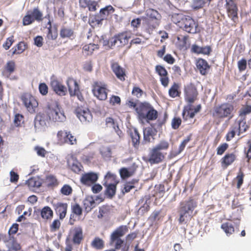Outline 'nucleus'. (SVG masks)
I'll return each instance as SVG.
<instances>
[{"label": "nucleus", "instance_id": "1", "mask_svg": "<svg viewBox=\"0 0 251 251\" xmlns=\"http://www.w3.org/2000/svg\"><path fill=\"white\" fill-rule=\"evenodd\" d=\"M139 120L142 123H149L151 121L156 120L158 117V112L149 103H140L136 108Z\"/></svg>", "mask_w": 251, "mask_h": 251}, {"label": "nucleus", "instance_id": "2", "mask_svg": "<svg viewBox=\"0 0 251 251\" xmlns=\"http://www.w3.org/2000/svg\"><path fill=\"white\" fill-rule=\"evenodd\" d=\"M127 231L128 227L126 226L123 225L117 228L110 235V245L114 246L116 250L121 249V251H128L129 245L126 243H124V241L121 238Z\"/></svg>", "mask_w": 251, "mask_h": 251}, {"label": "nucleus", "instance_id": "3", "mask_svg": "<svg viewBox=\"0 0 251 251\" xmlns=\"http://www.w3.org/2000/svg\"><path fill=\"white\" fill-rule=\"evenodd\" d=\"M197 206L196 202L192 199L182 201L180 204L178 210L179 218L178 219L180 224H186L191 220L193 211Z\"/></svg>", "mask_w": 251, "mask_h": 251}, {"label": "nucleus", "instance_id": "4", "mask_svg": "<svg viewBox=\"0 0 251 251\" xmlns=\"http://www.w3.org/2000/svg\"><path fill=\"white\" fill-rule=\"evenodd\" d=\"M174 20H176L178 25L186 32L194 34L197 32L198 25L189 16L178 14L173 16Z\"/></svg>", "mask_w": 251, "mask_h": 251}, {"label": "nucleus", "instance_id": "5", "mask_svg": "<svg viewBox=\"0 0 251 251\" xmlns=\"http://www.w3.org/2000/svg\"><path fill=\"white\" fill-rule=\"evenodd\" d=\"M47 113L50 119L53 122H63L66 120L63 111L55 101H51L48 104Z\"/></svg>", "mask_w": 251, "mask_h": 251}, {"label": "nucleus", "instance_id": "6", "mask_svg": "<svg viewBox=\"0 0 251 251\" xmlns=\"http://www.w3.org/2000/svg\"><path fill=\"white\" fill-rule=\"evenodd\" d=\"M22 100L29 112L30 113L35 112L38 103L34 97L29 94L26 93L22 96Z\"/></svg>", "mask_w": 251, "mask_h": 251}, {"label": "nucleus", "instance_id": "7", "mask_svg": "<svg viewBox=\"0 0 251 251\" xmlns=\"http://www.w3.org/2000/svg\"><path fill=\"white\" fill-rule=\"evenodd\" d=\"M92 87L93 93L99 100H104L107 99V89L104 84L96 81L93 83Z\"/></svg>", "mask_w": 251, "mask_h": 251}, {"label": "nucleus", "instance_id": "8", "mask_svg": "<svg viewBox=\"0 0 251 251\" xmlns=\"http://www.w3.org/2000/svg\"><path fill=\"white\" fill-rule=\"evenodd\" d=\"M226 1V8L228 17L234 22L238 20V7L235 0H225Z\"/></svg>", "mask_w": 251, "mask_h": 251}, {"label": "nucleus", "instance_id": "9", "mask_svg": "<svg viewBox=\"0 0 251 251\" xmlns=\"http://www.w3.org/2000/svg\"><path fill=\"white\" fill-rule=\"evenodd\" d=\"M47 120L43 115L38 114L34 118V126L35 132L45 131L48 127Z\"/></svg>", "mask_w": 251, "mask_h": 251}, {"label": "nucleus", "instance_id": "10", "mask_svg": "<svg viewBox=\"0 0 251 251\" xmlns=\"http://www.w3.org/2000/svg\"><path fill=\"white\" fill-rule=\"evenodd\" d=\"M75 114L83 124H87L92 120V115L87 108L78 107L75 109Z\"/></svg>", "mask_w": 251, "mask_h": 251}, {"label": "nucleus", "instance_id": "11", "mask_svg": "<svg viewBox=\"0 0 251 251\" xmlns=\"http://www.w3.org/2000/svg\"><path fill=\"white\" fill-rule=\"evenodd\" d=\"M116 176L108 172L105 176V182L104 185L106 187V193L110 197H113L116 192V184L108 183V181L114 180Z\"/></svg>", "mask_w": 251, "mask_h": 251}, {"label": "nucleus", "instance_id": "12", "mask_svg": "<svg viewBox=\"0 0 251 251\" xmlns=\"http://www.w3.org/2000/svg\"><path fill=\"white\" fill-rule=\"evenodd\" d=\"M50 86L53 91L59 96H65L67 93V88L55 78H51Z\"/></svg>", "mask_w": 251, "mask_h": 251}, {"label": "nucleus", "instance_id": "13", "mask_svg": "<svg viewBox=\"0 0 251 251\" xmlns=\"http://www.w3.org/2000/svg\"><path fill=\"white\" fill-rule=\"evenodd\" d=\"M164 156L162 152L153 148L150 153L148 161L151 164L158 163L162 161Z\"/></svg>", "mask_w": 251, "mask_h": 251}, {"label": "nucleus", "instance_id": "14", "mask_svg": "<svg viewBox=\"0 0 251 251\" xmlns=\"http://www.w3.org/2000/svg\"><path fill=\"white\" fill-rule=\"evenodd\" d=\"M151 127L145 128L143 130L144 141L145 142H150L151 139H154V136L156 135L157 130L154 124L151 125Z\"/></svg>", "mask_w": 251, "mask_h": 251}, {"label": "nucleus", "instance_id": "15", "mask_svg": "<svg viewBox=\"0 0 251 251\" xmlns=\"http://www.w3.org/2000/svg\"><path fill=\"white\" fill-rule=\"evenodd\" d=\"M67 84L68 90L71 96H78L79 89L78 85L75 80L72 78H69L67 80Z\"/></svg>", "mask_w": 251, "mask_h": 251}, {"label": "nucleus", "instance_id": "16", "mask_svg": "<svg viewBox=\"0 0 251 251\" xmlns=\"http://www.w3.org/2000/svg\"><path fill=\"white\" fill-rule=\"evenodd\" d=\"M110 64L111 69L116 76L121 80H124L126 74L123 69L118 63L114 61H111Z\"/></svg>", "mask_w": 251, "mask_h": 251}, {"label": "nucleus", "instance_id": "17", "mask_svg": "<svg viewBox=\"0 0 251 251\" xmlns=\"http://www.w3.org/2000/svg\"><path fill=\"white\" fill-rule=\"evenodd\" d=\"M53 208L57 214H59L60 219H63L66 215L68 205L67 203L57 202L53 204Z\"/></svg>", "mask_w": 251, "mask_h": 251}, {"label": "nucleus", "instance_id": "18", "mask_svg": "<svg viewBox=\"0 0 251 251\" xmlns=\"http://www.w3.org/2000/svg\"><path fill=\"white\" fill-rule=\"evenodd\" d=\"M98 176L97 175L94 173H89L83 175L80 179L82 183L90 185L95 183L98 179Z\"/></svg>", "mask_w": 251, "mask_h": 251}, {"label": "nucleus", "instance_id": "19", "mask_svg": "<svg viewBox=\"0 0 251 251\" xmlns=\"http://www.w3.org/2000/svg\"><path fill=\"white\" fill-rule=\"evenodd\" d=\"M233 110V106L229 104H223L221 105V118L226 117L228 119L233 116L232 114Z\"/></svg>", "mask_w": 251, "mask_h": 251}, {"label": "nucleus", "instance_id": "20", "mask_svg": "<svg viewBox=\"0 0 251 251\" xmlns=\"http://www.w3.org/2000/svg\"><path fill=\"white\" fill-rule=\"evenodd\" d=\"M83 239L82 229L80 226L75 227L73 242L74 244L79 245Z\"/></svg>", "mask_w": 251, "mask_h": 251}, {"label": "nucleus", "instance_id": "21", "mask_svg": "<svg viewBox=\"0 0 251 251\" xmlns=\"http://www.w3.org/2000/svg\"><path fill=\"white\" fill-rule=\"evenodd\" d=\"M105 124L107 127L112 128L120 137H122L123 133L120 130L117 123L115 122L113 118L111 117L106 118L105 119Z\"/></svg>", "mask_w": 251, "mask_h": 251}, {"label": "nucleus", "instance_id": "22", "mask_svg": "<svg viewBox=\"0 0 251 251\" xmlns=\"http://www.w3.org/2000/svg\"><path fill=\"white\" fill-rule=\"evenodd\" d=\"M57 137L58 138H60V137H63L65 139V142L66 143L70 144L71 145H73L76 143V139L73 136L70 132H65L62 131H59L57 133Z\"/></svg>", "mask_w": 251, "mask_h": 251}, {"label": "nucleus", "instance_id": "23", "mask_svg": "<svg viewBox=\"0 0 251 251\" xmlns=\"http://www.w3.org/2000/svg\"><path fill=\"white\" fill-rule=\"evenodd\" d=\"M119 45L120 47H123L127 44L129 40L131 38V33L126 32L120 33L117 35Z\"/></svg>", "mask_w": 251, "mask_h": 251}, {"label": "nucleus", "instance_id": "24", "mask_svg": "<svg viewBox=\"0 0 251 251\" xmlns=\"http://www.w3.org/2000/svg\"><path fill=\"white\" fill-rule=\"evenodd\" d=\"M83 206L87 212H90L96 206L95 200L92 196H87L83 201Z\"/></svg>", "mask_w": 251, "mask_h": 251}, {"label": "nucleus", "instance_id": "25", "mask_svg": "<svg viewBox=\"0 0 251 251\" xmlns=\"http://www.w3.org/2000/svg\"><path fill=\"white\" fill-rule=\"evenodd\" d=\"M197 67L200 73L202 75L206 74L209 68L207 62L202 59H199L197 61Z\"/></svg>", "mask_w": 251, "mask_h": 251}, {"label": "nucleus", "instance_id": "26", "mask_svg": "<svg viewBox=\"0 0 251 251\" xmlns=\"http://www.w3.org/2000/svg\"><path fill=\"white\" fill-rule=\"evenodd\" d=\"M236 156L233 153H227L223 158L222 161V166L224 168H226L227 166L231 165L235 160Z\"/></svg>", "mask_w": 251, "mask_h": 251}, {"label": "nucleus", "instance_id": "27", "mask_svg": "<svg viewBox=\"0 0 251 251\" xmlns=\"http://www.w3.org/2000/svg\"><path fill=\"white\" fill-rule=\"evenodd\" d=\"M114 12L113 7L111 6H106L104 8L101 9L100 10V18L96 19V21H98V23H99L101 21L103 20L106 16H108L109 14L112 13Z\"/></svg>", "mask_w": 251, "mask_h": 251}, {"label": "nucleus", "instance_id": "28", "mask_svg": "<svg viewBox=\"0 0 251 251\" xmlns=\"http://www.w3.org/2000/svg\"><path fill=\"white\" fill-rule=\"evenodd\" d=\"M192 50L198 54H208L211 51V48L209 46L200 47L197 45H193L192 47Z\"/></svg>", "mask_w": 251, "mask_h": 251}, {"label": "nucleus", "instance_id": "29", "mask_svg": "<svg viewBox=\"0 0 251 251\" xmlns=\"http://www.w3.org/2000/svg\"><path fill=\"white\" fill-rule=\"evenodd\" d=\"M185 92V99L190 104L189 105H191V104L194 102L197 96L196 90L192 88L186 89Z\"/></svg>", "mask_w": 251, "mask_h": 251}, {"label": "nucleus", "instance_id": "30", "mask_svg": "<svg viewBox=\"0 0 251 251\" xmlns=\"http://www.w3.org/2000/svg\"><path fill=\"white\" fill-rule=\"evenodd\" d=\"M132 140V145L135 148L137 149L140 144V136L139 133L136 128H134L133 131L130 133Z\"/></svg>", "mask_w": 251, "mask_h": 251}, {"label": "nucleus", "instance_id": "31", "mask_svg": "<svg viewBox=\"0 0 251 251\" xmlns=\"http://www.w3.org/2000/svg\"><path fill=\"white\" fill-rule=\"evenodd\" d=\"M60 35L62 38H74V32L70 28L62 27L60 30Z\"/></svg>", "mask_w": 251, "mask_h": 251}, {"label": "nucleus", "instance_id": "32", "mask_svg": "<svg viewBox=\"0 0 251 251\" xmlns=\"http://www.w3.org/2000/svg\"><path fill=\"white\" fill-rule=\"evenodd\" d=\"M235 126L237 127L238 135H240L241 133L247 131L250 127V126L247 124L245 118L239 121Z\"/></svg>", "mask_w": 251, "mask_h": 251}, {"label": "nucleus", "instance_id": "33", "mask_svg": "<svg viewBox=\"0 0 251 251\" xmlns=\"http://www.w3.org/2000/svg\"><path fill=\"white\" fill-rule=\"evenodd\" d=\"M29 14L32 16L34 21L38 22L42 21L43 20L42 12L39 9L38 7H35L32 10L28 11Z\"/></svg>", "mask_w": 251, "mask_h": 251}, {"label": "nucleus", "instance_id": "34", "mask_svg": "<svg viewBox=\"0 0 251 251\" xmlns=\"http://www.w3.org/2000/svg\"><path fill=\"white\" fill-rule=\"evenodd\" d=\"M41 215L44 219H50L53 216V211L50 207L45 206L41 210Z\"/></svg>", "mask_w": 251, "mask_h": 251}, {"label": "nucleus", "instance_id": "35", "mask_svg": "<svg viewBox=\"0 0 251 251\" xmlns=\"http://www.w3.org/2000/svg\"><path fill=\"white\" fill-rule=\"evenodd\" d=\"M26 184L29 188H39L41 186L42 182L39 178L32 177L26 181Z\"/></svg>", "mask_w": 251, "mask_h": 251}, {"label": "nucleus", "instance_id": "36", "mask_svg": "<svg viewBox=\"0 0 251 251\" xmlns=\"http://www.w3.org/2000/svg\"><path fill=\"white\" fill-rule=\"evenodd\" d=\"M134 172L135 171L131 168H122L120 170V174L123 179L132 176Z\"/></svg>", "mask_w": 251, "mask_h": 251}, {"label": "nucleus", "instance_id": "37", "mask_svg": "<svg viewBox=\"0 0 251 251\" xmlns=\"http://www.w3.org/2000/svg\"><path fill=\"white\" fill-rule=\"evenodd\" d=\"M221 228L224 230L227 235H230L234 231V228L231 223H226L222 225Z\"/></svg>", "mask_w": 251, "mask_h": 251}, {"label": "nucleus", "instance_id": "38", "mask_svg": "<svg viewBox=\"0 0 251 251\" xmlns=\"http://www.w3.org/2000/svg\"><path fill=\"white\" fill-rule=\"evenodd\" d=\"M91 246L97 250H101L104 247V241L99 237H96L92 242Z\"/></svg>", "mask_w": 251, "mask_h": 251}, {"label": "nucleus", "instance_id": "39", "mask_svg": "<svg viewBox=\"0 0 251 251\" xmlns=\"http://www.w3.org/2000/svg\"><path fill=\"white\" fill-rule=\"evenodd\" d=\"M244 174L240 169L238 173L237 176L234 178V181L236 182V188L238 189L241 188L244 181Z\"/></svg>", "mask_w": 251, "mask_h": 251}, {"label": "nucleus", "instance_id": "40", "mask_svg": "<svg viewBox=\"0 0 251 251\" xmlns=\"http://www.w3.org/2000/svg\"><path fill=\"white\" fill-rule=\"evenodd\" d=\"M45 183L48 187H54L58 185L57 179L52 175H49L46 176Z\"/></svg>", "mask_w": 251, "mask_h": 251}, {"label": "nucleus", "instance_id": "41", "mask_svg": "<svg viewBox=\"0 0 251 251\" xmlns=\"http://www.w3.org/2000/svg\"><path fill=\"white\" fill-rule=\"evenodd\" d=\"M178 84L176 83H174L169 90V96L172 98H175L178 96L179 94L178 91Z\"/></svg>", "mask_w": 251, "mask_h": 251}, {"label": "nucleus", "instance_id": "42", "mask_svg": "<svg viewBox=\"0 0 251 251\" xmlns=\"http://www.w3.org/2000/svg\"><path fill=\"white\" fill-rule=\"evenodd\" d=\"M98 49V45L95 44H89L86 45L83 47V50L87 52V54H91L93 53V51Z\"/></svg>", "mask_w": 251, "mask_h": 251}, {"label": "nucleus", "instance_id": "43", "mask_svg": "<svg viewBox=\"0 0 251 251\" xmlns=\"http://www.w3.org/2000/svg\"><path fill=\"white\" fill-rule=\"evenodd\" d=\"M146 14L148 17L152 19H157L159 16L158 12L153 9H149L147 10Z\"/></svg>", "mask_w": 251, "mask_h": 251}, {"label": "nucleus", "instance_id": "44", "mask_svg": "<svg viewBox=\"0 0 251 251\" xmlns=\"http://www.w3.org/2000/svg\"><path fill=\"white\" fill-rule=\"evenodd\" d=\"M187 113V115L189 116L190 118H193L195 114L196 113L193 109V106L192 105H189L187 107H185L183 112V116Z\"/></svg>", "mask_w": 251, "mask_h": 251}, {"label": "nucleus", "instance_id": "45", "mask_svg": "<svg viewBox=\"0 0 251 251\" xmlns=\"http://www.w3.org/2000/svg\"><path fill=\"white\" fill-rule=\"evenodd\" d=\"M169 143L166 141H161L159 143L156 145L153 148L160 151L161 150H166L169 147Z\"/></svg>", "mask_w": 251, "mask_h": 251}, {"label": "nucleus", "instance_id": "46", "mask_svg": "<svg viewBox=\"0 0 251 251\" xmlns=\"http://www.w3.org/2000/svg\"><path fill=\"white\" fill-rule=\"evenodd\" d=\"M34 22V18L31 16L28 11L23 19V23L24 25H27L31 24Z\"/></svg>", "mask_w": 251, "mask_h": 251}, {"label": "nucleus", "instance_id": "47", "mask_svg": "<svg viewBox=\"0 0 251 251\" xmlns=\"http://www.w3.org/2000/svg\"><path fill=\"white\" fill-rule=\"evenodd\" d=\"M205 3V0H193L192 7L194 9H198L202 8Z\"/></svg>", "mask_w": 251, "mask_h": 251}, {"label": "nucleus", "instance_id": "48", "mask_svg": "<svg viewBox=\"0 0 251 251\" xmlns=\"http://www.w3.org/2000/svg\"><path fill=\"white\" fill-rule=\"evenodd\" d=\"M247 60L245 58H242L237 62L238 68L239 72L244 71L247 68Z\"/></svg>", "mask_w": 251, "mask_h": 251}, {"label": "nucleus", "instance_id": "49", "mask_svg": "<svg viewBox=\"0 0 251 251\" xmlns=\"http://www.w3.org/2000/svg\"><path fill=\"white\" fill-rule=\"evenodd\" d=\"M48 33L47 34V38L49 40H55L57 37V32L56 29L54 31H52L51 29V26H49L48 27Z\"/></svg>", "mask_w": 251, "mask_h": 251}, {"label": "nucleus", "instance_id": "50", "mask_svg": "<svg viewBox=\"0 0 251 251\" xmlns=\"http://www.w3.org/2000/svg\"><path fill=\"white\" fill-rule=\"evenodd\" d=\"M251 112V105H246L242 107L239 111L240 116H245Z\"/></svg>", "mask_w": 251, "mask_h": 251}, {"label": "nucleus", "instance_id": "51", "mask_svg": "<svg viewBox=\"0 0 251 251\" xmlns=\"http://www.w3.org/2000/svg\"><path fill=\"white\" fill-rule=\"evenodd\" d=\"M155 70L158 75L161 77L167 76L168 75L167 71L165 68L162 66H156L155 67Z\"/></svg>", "mask_w": 251, "mask_h": 251}, {"label": "nucleus", "instance_id": "52", "mask_svg": "<svg viewBox=\"0 0 251 251\" xmlns=\"http://www.w3.org/2000/svg\"><path fill=\"white\" fill-rule=\"evenodd\" d=\"M237 131V127L232 126L226 135V140L230 141L232 138H233L234 137L235 133Z\"/></svg>", "mask_w": 251, "mask_h": 251}, {"label": "nucleus", "instance_id": "53", "mask_svg": "<svg viewBox=\"0 0 251 251\" xmlns=\"http://www.w3.org/2000/svg\"><path fill=\"white\" fill-rule=\"evenodd\" d=\"M60 191L64 195L68 196L72 193V188L70 185L65 184L62 187Z\"/></svg>", "mask_w": 251, "mask_h": 251}, {"label": "nucleus", "instance_id": "54", "mask_svg": "<svg viewBox=\"0 0 251 251\" xmlns=\"http://www.w3.org/2000/svg\"><path fill=\"white\" fill-rule=\"evenodd\" d=\"M137 181L136 180H133V182H128L126 183L125 185L124 189L123 190V193H127L129 192L130 190H131L132 188L134 187L133 184L135 183H136Z\"/></svg>", "mask_w": 251, "mask_h": 251}, {"label": "nucleus", "instance_id": "55", "mask_svg": "<svg viewBox=\"0 0 251 251\" xmlns=\"http://www.w3.org/2000/svg\"><path fill=\"white\" fill-rule=\"evenodd\" d=\"M181 123V120L180 118L175 117L172 121V127L174 129H177Z\"/></svg>", "mask_w": 251, "mask_h": 251}, {"label": "nucleus", "instance_id": "56", "mask_svg": "<svg viewBox=\"0 0 251 251\" xmlns=\"http://www.w3.org/2000/svg\"><path fill=\"white\" fill-rule=\"evenodd\" d=\"M15 63L13 61H8L6 66V70L10 74L15 70Z\"/></svg>", "mask_w": 251, "mask_h": 251}, {"label": "nucleus", "instance_id": "57", "mask_svg": "<svg viewBox=\"0 0 251 251\" xmlns=\"http://www.w3.org/2000/svg\"><path fill=\"white\" fill-rule=\"evenodd\" d=\"M39 90L40 93L43 95H46L48 92V87L44 83H41L39 85Z\"/></svg>", "mask_w": 251, "mask_h": 251}, {"label": "nucleus", "instance_id": "58", "mask_svg": "<svg viewBox=\"0 0 251 251\" xmlns=\"http://www.w3.org/2000/svg\"><path fill=\"white\" fill-rule=\"evenodd\" d=\"M72 210L73 212L77 215L79 216L82 214V208L78 204L76 203L73 205Z\"/></svg>", "mask_w": 251, "mask_h": 251}, {"label": "nucleus", "instance_id": "59", "mask_svg": "<svg viewBox=\"0 0 251 251\" xmlns=\"http://www.w3.org/2000/svg\"><path fill=\"white\" fill-rule=\"evenodd\" d=\"M34 150L36 151L38 155L41 157H45L46 154L47 153V151L42 147H35Z\"/></svg>", "mask_w": 251, "mask_h": 251}, {"label": "nucleus", "instance_id": "60", "mask_svg": "<svg viewBox=\"0 0 251 251\" xmlns=\"http://www.w3.org/2000/svg\"><path fill=\"white\" fill-rule=\"evenodd\" d=\"M60 222L59 220H54L50 225V229L52 231H56L58 229L60 226Z\"/></svg>", "mask_w": 251, "mask_h": 251}, {"label": "nucleus", "instance_id": "61", "mask_svg": "<svg viewBox=\"0 0 251 251\" xmlns=\"http://www.w3.org/2000/svg\"><path fill=\"white\" fill-rule=\"evenodd\" d=\"M190 136H187L185 139L183 140L179 147V151L178 153H180L182 151H183L185 148L186 144L190 141Z\"/></svg>", "mask_w": 251, "mask_h": 251}, {"label": "nucleus", "instance_id": "62", "mask_svg": "<svg viewBox=\"0 0 251 251\" xmlns=\"http://www.w3.org/2000/svg\"><path fill=\"white\" fill-rule=\"evenodd\" d=\"M143 93V91L138 87H134L132 91V94L137 98H140L142 95Z\"/></svg>", "mask_w": 251, "mask_h": 251}, {"label": "nucleus", "instance_id": "63", "mask_svg": "<svg viewBox=\"0 0 251 251\" xmlns=\"http://www.w3.org/2000/svg\"><path fill=\"white\" fill-rule=\"evenodd\" d=\"M26 49V46L24 42H21L17 45V50L18 51V54L21 53Z\"/></svg>", "mask_w": 251, "mask_h": 251}, {"label": "nucleus", "instance_id": "64", "mask_svg": "<svg viewBox=\"0 0 251 251\" xmlns=\"http://www.w3.org/2000/svg\"><path fill=\"white\" fill-rule=\"evenodd\" d=\"M23 119V115L18 114L15 116L14 123L16 126H18L20 125L21 121Z\"/></svg>", "mask_w": 251, "mask_h": 251}]
</instances>
